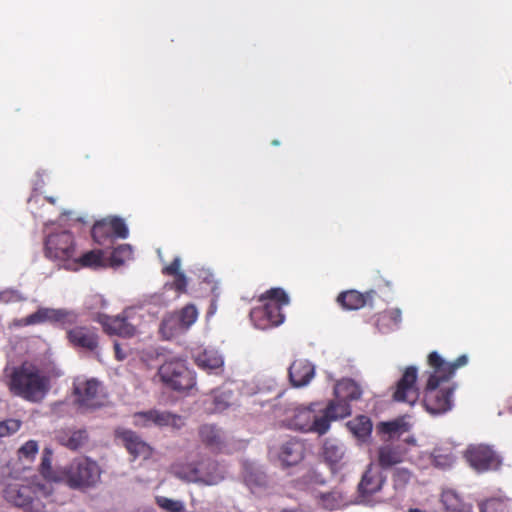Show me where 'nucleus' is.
<instances>
[{"label": "nucleus", "instance_id": "obj_1", "mask_svg": "<svg viewBox=\"0 0 512 512\" xmlns=\"http://www.w3.org/2000/svg\"><path fill=\"white\" fill-rule=\"evenodd\" d=\"M467 363L466 355L459 356L453 362L445 361L436 351L428 355V364L433 372L429 375L424 390L423 404L430 414H443L452 408V396L455 387L442 385L448 383L455 371Z\"/></svg>", "mask_w": 512, "mask_h": 512}, {"label": "nucleus", "instance_id": "obj_2", "mask_svg": "<svg viewBox=\"0 0 512 512\" xmlns=\"http://www.w3.org/2000/svg\"><path fill=\"white\" fill-rule=\"evenodd\" d=\"M9 391L26 401L41 402L51 389V377L38 365L25 361L9 375Z\"/></svg>", "mask_w": 512, "mask_h": 512}, {"label": "nucleus", "instance_id": "obj_3", "mask_svg": "<svg viewBox=\"0 0 512 512\" xmlns=\"http://www.w3.org/2000/svg\"><path fill=\"white\" fill-rule=\"evenodd\" d=\"M45 485L30 479H15L6 484L4 498L24 512H46L41 497L48 496Z\"/></svg>", "mask_w": 512, "mask_h": 512}, {"label": "nucleus", "instance_id": "obj_4", "mask_svg": "<svg viewBox=\"0 0 512 512\" xmlns=\"http://www.w3.org/2000/svg\"><path fill=\"white\" fill-rule=\"evenodd\" d=\"M259 301L262 305L250 311V319L256 328L265 330L283 323L285 316L282 308L290 302L284 289L271 288L260 295Z\"/></svg>", "mask_w": 512, "mask_h": 512}, {"label": "nucleus", "instance_id": "obj_5", "mask_svg": "<svg viewBox=\"0 0 512 512\" xmlns=\"http://www.w3.org/2000/svg\"><path fill=\"white\" fill-rule=\"evenodd\" d=\"M62 474L69 487L83 489L94 486L100 480L101 471L95 461L78 457L63 469Z\"/></svg>", "mask_w": 512, "mask_h": 512}, {"label": "nucleus", "instance_id": "obj_6", "mask_svg": "<svg viewBox=\"0 0 512 512\" xmlns=\"http://www.w3.org/2000/svg\"><path fill=\"white\" fill-rule=\"evenodd\" d=\"M158 375L167 387L178 392L190 390L196 384L194 373L180 359L165 361L159 367Z\"/></svg>", "mask_w": 512, "mask_h": 512}, {"label": "nucleus", "instance_id": "obj_7", "mask_svg": "<svg viewBox=\"0 0 512 512\" xmlns=\"http://www.w3.org/2000/svg\"><path fill=\"white\" fill-rule=\"evenodd\" d=\"M45 256L53 261L63 263L67 269L77 255L74 236L69 231L50 234L45 240Z\"/></svg>", "mask_w": 512, "mask_h": 512}, {"label": "nucleus", "instance_id": "obj_8", "mask_svg": "<svg viewBox=\"0 0 512 512\" xmlns=\"http://www.w3.org/2000/svg\"><path fill=\"white\" fill-rule=\"evenodd\" d=\"M315 404L297 406L291 409L285 422L288 428L303 432H315L324 435L328 431L327 422L315 413Z\"/></svg>", "mask_w": 512, "mask_h": 512}, {"label": "nucleus", "instance_id": "obj_9", "mask_svg": "<svg viewBox=\"0 0 512 512\" xmlns=\"http://www.w3.org/2000/svg\"><path fill=\"white\" fill-rule=\"evenodd\" d=\"M465 459L479 473L497 471L502 466V457L488 444H471L465 451Z\"/></svg>", "mask_w": 512, "mask_h": 512}, {"label": "nucleus", "instance_id": "obj_10", "mask_svg": "<svg viewBox=\"0 0 512 512\" xmlns=\"http://www.w3.org/2000/svg\"><path fill=\"white\" fill-rule=\"evenodd\" d=\"M198 310L194 304H187L166 317L161 322L160 332L165 339H171L187 331L198 319Z\"/></svg>", "mask_w": 512, "mask_h": 512}, {"label": "nucleus", "instance_id": "obj_11", "mask_svg": "<svg viewBox=\"0 0 512 512\" xmlns=\"http://www.w3.org/2000/svg\"><path fill=\"white\" fill-rule=\"evenodd\" d=\"M74 395L80 409L94 410L104 405L105 394L101 383L96 379L75 382Z\"/></svg>", "mask_w": 512, "mask_h": 512}, {"label": "nucleus", "instance_id": "obj_12", "mask_svg": "<svg viewBox=\"0 0 512 512\" xmlns=\"http://www.w3.org/2000/svg\"><path fill=\"white\" fill-rule=\"evenodd\" d=\"M133 423L138 427H150L155 425L158 427L172 426L177 429L184 425L181 416L157 409L134 413Z\"/></svg>", "mask_w": 512, "mask_h": 512}, {"label": "nucleus", "instance_id": "obj_13", "mask_svg": "<svg viewBox=\"0 0 512 512\" xmlns=\"http://www.w3.org/2000/svg\"><path fill=\"white\" fill-rule=\"evenodd\" d=\"M385 481L383 473L370 464L358 484V497L362 502H370L372 497L382 490Z\"/></svg>", "mask_w": 512, "mask_h": 512}, {"label": "nucleus", "instance_id": "obj_14", "mask_svg": "<svg viewBox=\"0 0 512 512\" xmlns=\"http://www.w3.org/2000/svg\"><path fill=\"white\" fill-rule=\"evenodd\" d=\"M417 369L409 366L396 385L393 399L397 402H405L413 405L419 398V389L416 386Z\"/></svg>", "mask_w": 512, "mask_h": 512}, {"label": "nucleus", "instance_id": "obj_15", "mask_svg": "<svg viewBox=\"0 0 512 512\" xmlns=\"http://www.w3.org/2000/svg\"><path fill=\"white\" fill-rule=\"evenodd\" d=\"M129 310H124L117 316L100 315L99 323L105 333L130 338L136 334V327L129 321Z\"/></svg>", "mask_w": 512, "mask_h": 512}, {"label": "nucleus", "instance_id": "obj_16", "mask_svg": "<svg viewBox=\"0 0 512 512\" xmlns=\"http://www.w3.org/2000/svg\"><path fill=\"white\" fill-rule=\"evenodd\" d=\"M66 337L70 345L76 349L95 352L99 346V336L93 327L75 326L67 329Z\"/></svg>", "mask_w": 512, "mask_h": 512}, {"label": "nucleus", "instance_id": "obj_17", "mask_svg": "<svg viewBox=\"0 0 512 512\" xmlns=\"http://www.w3.org/2000/svg\"><path fill=\"white\" fill-rule=\"evenodd\" d=\"M116 436L123 442L125 448L134 459L138 457L147 459L151 456L152 448L150 445L143 441L134 431L123 429L116 431Z\"/></svg>", "mask_w": 512, "mask_h": 512}, {"label": "nucleus", "instance_id": "obj_18", "mask_svg": "<svg viewBox=\"0 0 512 512\" xmlns=\"http://www.w3.org/2000/svg\"><path fill=\"white\" fill-rule=\"evenodd\" d=\"M305 455V442L301 439L291 438L281 445L278 457L284 466H295L305 458Z\"/></svg>", "mask_w": 512, "mask_h": 512}, {"label": "nucleus", "instance_id": "obj_19", "mask_svg": "<svg viewBox=\"0 0 512 512\" xmlns=\"http://www.w3.org/2000/svg\"><path fill=\"white\" fill-rule=\"evenodd\" d=\"M55 439L60 445L76 451L88 441V432L86 429H60L56 432Z\"/></svg>", "mask_w": 512, "mask_h": 512}, {"label": "nucleus", "instance_id": "obj_20", "mask_svg": "<svg viewBox=\"0 0 512 512\" xmlns=\"http://www.w3.org/2000/svg\"><path fill=\"white\" fill-rule=\"evenodd\" d=\"M314 366L307 360H295L289 367V379L294 387L306 386L314 377Z\"/></svg>", "mask_w": 512, "mask_h": 512}, {"label": "nucleus", "instance_id": "obj_21", "mask_svg": "<svg viewBox=\"0 0 512 512\" xmlns=\"http://www.w3.org/2000/svg\"><path fill=\"white\" fill-rule=\"evenodd\" d=\"M375 291L360 293L356 290L342 292L337 297V302L346 310H358L366 305H371Z\"/></svg>", "mask_w": 512, "mask_h": 512}, {"label": "nucleus", "instance_id": "obj_22", "mask_svg": "<svg viewBox=\"0 0 512 512\" xmlns=\"http://www.w3.org/2000/svg\"><path fill=\"white\" fill-rule=\"evenodd\" d=\"M195 364L208 373L218 374L222 371L224 360L217 350L203 349L194 356Z\"/></svg>", "mask_w": 512, "mask_h": 512}, {"label": "nucleus", "instance_id": "obj_23", "mask_svg": "<svg viewBox=\"0 0 512 512\" xmlns=\"http://www.w3.org/2000/svg\"><path fill=\"white\" fill-rule=\"evenodd\" d=\"M346 448L335 439H326L323 444V457L332 469L341 468L344 464Z\"/></svg>", "mask_w": 512, "mask_h": 512}, {"label": "nucleus", "instance_id": "obj_24", "mask_svg": "<svg viewBox=\"0 0 512 512\" xmlns=\"http://www.w3.org/2000/svg\"><path fill=\"white\" fill-rule=\"evenodd\" d=\"M69 313L61 309L40 308L24 319L26 325H35L46 321L65 323Z\"/></svg>", "mask_w": 512, "mask_h": 512}, {"label": "nucleus", "instance_id": "obj_25", "mask_svg": "<svg viewBox=\"0 0 512 512\" xmlns=\"http://www.w3.org/2000/svg\"><path fill=\"white\" fill-rule=\"evenodd\" d=\"M201 441L213 451H221L225 446V438L222 431L215 425L204 424L199 428Z\"/></svg>", "mask_w": 512, "mask_h": 512}, {"label": "nucleus", "instance_id": "obj_26", "mask_svg": "<svg viewBox=\"0 0 512 512\" xmlns=\"http://www.w3.org/2000/svg\"><path fill=\"white\" fill-rule=\"evenodd\" d=\"M350 414H351L350 403L336 398L335 400H332L328 403L326 408L323 410L321 419L326 420L327 426L329 429L330 423L332 421H336L338 419H343L345 417L350 416Z\"/></svg>", "mask_w": 512, "mask_h": 512}, {"label": "nucleus", "instance_id": "obj_27", "mask_svg": "<svg viewBox=\"0 0 512 512\" xmlns=\"http://www.w3.org/2000/svg\"><path fill=\"white\" fill-rule=\"evenodd\" d=\"M337 399L350 402L360 399L362 395L361 387L352 379H342L337 382L334 388Z\"/></svg>", "mask_w": 512, "mask_h": 512}, {"label": "nucleus", "instance_id": "obj_28", "mask_svg": "<svg viewBox=\"0 0 512 512\" xmlns=\"http://www.w3.org/2000/svg\"><path fill=\"white\" fill-rule=\"evenodd\" d=\"M103 265V253L100 250H91L80 256H75L70 268L77 270L80 267L97 268Z\"/></svg>", "mask_w": 512, "mask_h": 512}, {"label": "nucleus", "instance_id": "obj_29", "mask_svg": "<svg viewBox=\"0 0 512 512\" xmlns=\"http://www.w3.org/2000/svg\"><path fill=\"white\" fill-rule=\"evenodd\" d=\"M401 451L392 445H384L378 449V463L383 469H388L402 462Z\"/></svg>", "mask_w": 512, "mask_h": 512}, {"label": "nucleus", "instance_id": "obj_30", "mask_svg": "<svg viewBox=\"0 0 512 512\" xmlns=\"http://www.w3.org/2000/svg\"><path fill=\"white\" fill-rule=\"evenodd\" d=\"M349 431L358 439L366 440L372 432V422L369 417L360 415L347 422Z\"/></svg>", "mask_w": 512, "mask_h": 512}, {"label": "nucleus", "instance_id": "obj_31", "mask_svg": "<svg viewBox=\"0 0 512 512\" xmlns=\"http://www.w3.org/2000/svg\"><path fill=\"white\" fill-rule=\"evenodd\" d=\"M92 237L96 243L102 246L111 245L114 238L109 227L108 218L96 222L92 228Z\"/></svg>", "mask_w": 512, "mask_h": 512}, {"label": "nucleus", "instance_id": "obj_32", "mask_svg": "<svg viewBox=\"0 0 512 512\" xmlns=\"http://www.w3.org/2000/svg\"><path fill=\"white\" fill-rule=\"evenodd\" d=\"M480 512H511V501L507 497H492L479 503Z\"/></svg>", "mask_w": 512, "mask_h": 512}, {"label": "nucleus", "instance_id": "obj_33", "mask_svg": "<svg viewBox=\"0 0 512 512\" xmlns=\"http://www.w3.org/2000/svg\"><path fill=\"white\" fill-rule=\"evenodd\" d=\"M244 482L252 493H257L267 486V476L259 470L247 469L244 474Z\"/></svg>", "mask_w": 512, "mask_h": 512}, {"label": "nucleus", "instance_id": "obj_34", "mask_svg": "<svg viewBox=\"0 0 512 512\" xmlns=\"http://www.w3.org/2000/svg\"><path fill=\"white\" fill-rule=\"evenodd\" d=\"M214 393V409L216 411H223L228 408L234 399V393L231 389L225 387L218 388L213 391Z\"/></svg>", "mask_w": 512, "mask_h": 512}, {"label": "nucleus", "instance_id": "obj_35", "mask_svg": "<svg viewBox=\"0 0 512 512\" xmlns=\"http://www.w3.org/2000/svg\"><path fill=\"white\" fill-rule=\"evenodd\" d=\"M133 251L129 244H121L114 248L111 253V263L113 265H122L126 260L132 257Z\"/></svg>", "mask_w": 512, "mask_h": 512}, {"label": "nucleus", "instance_id": "obj_36", "mask_svg": "<svg viewBox=\"0 0 512 512\" xmlns=\"http://www.w3.org/2000/svg\"><path fill=\"white\" fill-rule=\"evenodd\" d=\"M156 504L166 512H184L185 505L180 500L170 499L165 496H157L155 498Z\"/></svg>", "mask_w": 512, "mask_h": 512}, {"label": "nucleus", "instance_id": "obj_37", "mask_svg": "<svg viewBox=\"0 0 512 512\" xmlns=\"http://www.w3.org/2000/svg\"><path fill=\"white\" fill-rule=\"evenodd\" d=\"M109 227L114 238L125 239L128 237L129 231L123 219L119 217L108 218Z\"/></svg>", "mask_w": 512, "mask_h": 512}, {"label": "nucleus", "instance_id": "obj_38", "mask_svg": "<svg viewBox=\"0 0 512 512\" xmlns=\"http://www.w3.org/2000/svg\"><path fill=\"white\" fill-rule=\"evenodd\" d=\"M380 429L383 433H387L389 435L400 434L406 432L408 430L407 424L401 420H393L389 422L381 423Z\"/></svg>", "mask_w": 512, "mask_h": 512}, {"label": "nucleus", "instance_id": "obj_39", "mask_svg": "<svg viewBox=\"0 0 512 512\" xmlns=\"http://www.w3.org/2000/svg\"><path fill=\"white\" fill-rule=\"evenodd\" d=\"M433 464L439 468L450 467L454 463V456L451 452L442 453L441 449H434L432 453Z\"/></svg>", "mask_w": 512, "mask_h": 512}, {"label": "nucleus", "instance_id": "obj_40", "mask_svg": "<svg viewBox=\"0 0 512 512\" xmlns=\"http://www.w3.org/2000/svg\"><path fill=\"white\" fill-rule=\"evenodd\" d=\"M38 453V443L35 440H29L18 450L19 459L32 461Z\"/></svg>", "mask_w": 512, "mask_h": 512}, {"label": "nucleus", "instance_id": "obj_41", "mask_svg": "<svg viewBox=\"0 0 512 512\" xmlns=\"http://www.w3.org/2000/svg\"><path fill=\"white\" fill-rule=\"evenodd\" d=\"M411 472L406 468H397L393 473V483L396 489L404 488L411 479Z\"/></svg>", "mask_w": 512, "mask_h": 512}, {"label": "nucleus", "instance_id": "obj_42", "mask_svg": "<svg viewBox=\"0 0 512 512\" xmlns=\"http://www.w3.org/2000/svg\"><path fill=\"white\" fill-rule=\"evenodd\" d=\"M174 280L170 284L171 289L175 290L178 294L187 292L188 281L184 273L173 275Z\"/></svg>", "mask_w": 512, "mask_h": 512}, {"label": "nucleus", "instance_id": "obj_43", "mask_svg": "<svg viewBox=\"0 0 512 512\" xmlns=\"http://www.w3.org/2000/svg\"><path fill=\"white\" fill-rule=\"evenodd\" d=\"M51 457L52 452L49 449H45L42 455L40 471L44 477H50L51 474Z\"/></svg>", "mask_w": 512, "mask_h": 512}, {"label": "nucleus", "instance_id": "obj_44", "mask_svg": "<svg viewBox=\"0 0 512 512\" xmlns=\"http://www.w3.org/2000/svg\"><path fill=\"white\" fill-rule=\"evenodd\" d=\"M207 466L214 471L213 474H207V484L213 485L218 483L223 478L222 473L218 472V464L215 461H209Z\"/></svg>", "mask_w": 512, "mask_h": 512}, {"label": "nucleus", "instance_id": "obj_45", "mask_svg": "<svg viewBox=\"0 0 512 512\" xmlns=\"http://www.w3.org/2000/svg\"><path fill=\"white\" fill-rule=\"evenodd\" d=\"M180 266H181L180 258L176 257L172 260V262L168 266L163 268L162 273L165 275H169V276L180 274V273H182L180 271Z\"/></svg>", "mask_w": 512, "mask_h": 512}, {"label": "nucleus", "instance_id": "obj_46", "mask_svg": "<svg viewBox=\"0 0 512 512\" xmlns=\"http://www.w3.org/2000/svg\"><path fill=\"white\" fill-rule=\"evenodd\" d=\"M381 319H389L394 324H398L401 321V311L399 309L385 311L381 314Z\"/></svg>", "mask_w": 512, "mask_h": 512}, {"label": "nucleus", "instance_id": "obj_47", "mask_svg": "<svg viewBox=\"0 0 512 512\" xmlns=\"http://www.w3.org/2000/svg\"><path fill=\"white\" fill-rule=\"evenodd\" d=\"M114 352H115V358L118 361H123L127 358V354L123 351L120 344L116 341L114 342Z\"/></svg>", "mask_w": 512, "mask_h": 512}, {"label": "nucleus", "instance_id": "obj_48", "mask_svg": "<svg viewBox=\"0 0 512 512\" xmlns=\"http://www.w3.org/2000/svg\"><path fill=\"white\" fill-rule=\"evenodd\" d=\"M43 200H46L47 202L53 205L56 203V198L54 197H44Z\"/></svg>", "mask_w": 512, "mask_h": 512}, {"label": "nucleus", "instance_id": "obj_49", "mask_svg": "<svg viewBox=\"0 0 512 512\" xmlns=\"http://www.w3.org/2000/svg\"><path fill=\"white\" fill-rule=\"evenodd\" d=\"M39 201V198L37 196H32L29 198V203H33V202H38Z\"/></svg>", "mask_w": 512, "mask_h": 512}, {"label": "nucleus", "instance_id": "obj_50", "mask_svg": "<svg viewBox=\"0 0 512 512\" xmlns=\"http://www.w3.org/2000/svg\"><path fill=\"white\" fill-rule=\"evenodd\" d=\"M408 512H426V511H422V510H420V509H418V508H410V509L408 510Z\"/></svg>", "mask_w": 512, "mask_h": 512}, {"label": "nucleus", "instance_id": "obj_51", "mask_svg": "<svg viewBox=\"0 0 512 512\" xmlns=\"http://www.w3.org/2000/svg\"><path fill=\"white\" fill-rule=\"evenodd\" d=\"M448 495H443L442 496V502L445 504L446 503V499H447Z\"/></svg>", "mask_w": 512, "mask_h": 512}, {"label": "nucleus", "instance_id": "obj_52", "mask_svg": "<svg viewBox=\"0 0 512 512\" xmlns=\"http://www.w3.org/2000/svg\"><path fill=\"white\" fill-rule=\"evenodd\" d=\"M272 144H273V145H279V141L274 140V141L272 142Z\"/></svg>", "mask_w": 512, "mask_h": 512}]
</instances>
